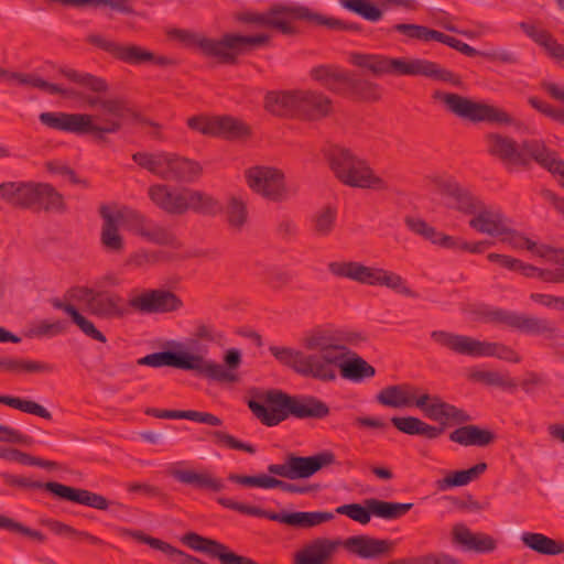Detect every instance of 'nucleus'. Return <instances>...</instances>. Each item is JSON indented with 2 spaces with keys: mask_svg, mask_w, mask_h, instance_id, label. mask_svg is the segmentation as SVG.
Returning <instances> with one entry per match:
<instances>
[{
  "mask_svg": "<svg viewBox=\"0 0 564 564\" xmlns=\"http://www.w3.org/2000/svg\"><path fill=\"white\" fill-rule=\"evenodd\" d=\"M300 89L269 91L264 97V108L278 117L297 118Z\"/></svg>",
  "mask_w": 564,
  "mask_h": 564,
  "instance_id": "obj_36",
  "label": "nucleus"
},
{
  "mask_svg": "<svg viewBox=\"0 0 564 564\" xmlns=\"http://www.w3.org/2000/svg\"><path fill=\"white\" fill-rule=\"evenodd\" d=\"M59 72L70 82L88 89L90 94L74 88H63L56 84H53L56 90L48 89V94L82 100L86 107L99 110V115L62 111L42 112L39 120L43 126L77 135L91 134L97 140H102L106 134L119 132L126 119L135 117L134 111L124 98L107 94L109 85L104 78L90 73H80L73 68H61Z\"/></svg>",
  "mask_w": 564,
  "mask_h": 564,
  "instance_id": "obj_1",
  "label": "nucleus"
},
{
  "mask_svg": "<svg viewBox=\"0 0 564 564\" xmlns=\"http://www.w3.org/2000/svg\"><path fill=\"white\" fill-rule=\"evenodd\" d=\"M0 529H4L11 532H17L23 535H26L39 543H43L46 540V536L44 533L37 530H33L29 527L23 525L22 523L8 518L6 516L0 514Z\"/></svg>",
  "mask_w": 564,
  "mask_h": 564,
  "instance_id": "obj_60",
  "label": "nucleus"
},
{
  "mask_svg": "<svg viewBox=\"0 0 564 564\" xmlns=\"http://www.w3.org/2000/svg\"><path fill=\"white\" fill-rule=\"evenodd\" d=\"M226 219L235 232H240L248 221L246 203L236 196H231L226 206Z\"/></svg>",
  "mask_w": 564,
  "mask_h": 564,
  "instance_id": "obj_53",
  "label": "nucleus"
},
{
  "mask_svg": "<svg viewBox=\"0 0 564 564\" xmlns=\"http://www.w3.org/2000/svg\"><path fill=\"white\" fill-rule=\"evenodd\" d=\"M333 112V101L321 91L300 89L297 118L317 121Z\"/></svg>",
  "mask_w": 564,
  "mask_h": 564,
  "instance_id": "obj_26",
  "label": "nucleus"
},
{
  "mask_svg": "<svg viewBox=\"0 0 564 564\" xmlns=\"http://www.w3.org/2000/svg\"><path fill=\"white\" fill-rule=\"evenodd\" d=\"M34 182H3L0 183V197L14 208H32V193Z\"/></svg>",
  "mask_w": 564,
  "mask_h": 564,
  "instance_id": "obj_38",
  "label": "nucleus"
},
{
  "mask_svg": "<svg viewBox=\"0 0 564 564\" xmlns=\"http://www.w3.org/2000/svg\"><path fill=\"white\" fill-rule=\"evenodd\" d=\"M270 37L267 34L238 35L225 34L220 39V63L235 64L238 55L248 48L265 45Z\"/></svg>",
  "mask_w": 564,
  "mask_h": 564,
  "instance_id": "obj_29",
  "label": "nucleus"
},
{
  "mask_svg": "<svg viewBox=\"0 0 564 564\" xmlns=\"http://www.w3.org/2000/svg\"><path fill=\"white\" fill-rule=\"evenodd\" d=\"M349 62L368 69L375 76L387 74L399 76H424L435 80L460 86L459 75L441 67L437 63L423 58H392L384 55L350 53Z\"/></svg>",
  "mask_w": 564,
  "mask_h": 564,
  "instance_id": "obj_6",
  "label": "nucleus"
},
{
  "mask_svg": "<svg viewBox=\"0 0 564 564\" xmlns=\"http://www.w3.org/2000/svg\"><path fill=\"white\" fill-rule=\"evenodd\" d=\"M327 336L329 337L330 344L335 349L332 352V355L335 357L330 367L333 377L329 380H321L322 382H332L336 380L337 368H339L343 378L354 382H361L365 379L372 378L376 375V369L361 357L355 356L351 359L347 358L349 349L343 343L337 332L327 329Z\"/></svg>",
  "mask_w": 564,
  "mask_h": 564,
  "instance_id": "obj_17",
  "label": "nucleus"
},
{
  "mask_svg": "<svg viewBox=\"0 0 564 564\" xmlns=\"http://www.w3.org/2000/svg\"><path fill=\"white\" fill-rule=\"evenodd\" d=\"M145 414L158 419H186L212 426H220L223 424L221 419L217 415L195 410H160L148 408Z\"/></svg>",
  "mask_w": 564,
  "mask_h": 564,
  "instance_id": "obj_42",
  "label": "nucleus"
},
{
  "mask_svg": "<svg viewBox=\"0 0 564 564\" xmlns=\"http://www.w3.org/2000/svg\"><path fill=\"white\" fill-rule=\"evenodd\" d=\"M0 477L2 478L3 482L10 487L24 490L45 489L47 491V482H41L24 476H17L8 473H2Z\"/></svg>",
  "mask_w": 564,
  "mask_h": 564,
  "instance_id": "obj_63",
  "label": "nucleus"
},
{
  "mask_svg": "<svg viewBox=\"0 0 564 564\" xmlns=\"http://www.w3.org/2000/svg\"><path fill=\"white\" fill-rule=\"evenodd\" d=\"M264 282L273 290H281L286 286L292 278L291 274L278 267H267L263 272Z\"/></svg>",
  "mask_w": 564,
  "mask_h": 564,
  "instance_id": "obj_62",
  "label": "nucleus"
},
{
  "mask_svg": "<svg viewBox=\"0 0 564 564\" xmlns=\"http://www.w3.org/2000/svg\"><path fill=\"white\" fill-rule=\"evenodd\" d=\"M132 160L142 169L170 182H193L202 172L200 165L187 158L169 152H137Z\"/></svg>",
  "mask_w": 564,
  "mask_h": 564,
  "instance_id": "obj_9",
  "label": "nucleus"
},
{
  "mask_svg": "<svg viewBox=\"0 0 564 564\" xmlns=\"http://www.w3.org/2000/svg\"><path fill=\"white\" fill-rule=\"evenodd\" d=\"M341 546V540H330L327 538H317L305 544L294 556L295 564H327L338 547Z\"/></svg>",
  "mask_w": 564,
  "mask_h": 564,
  "instance_id": "obj_30",
  "label": "nucleus"
},
{
  "mask_svg": "<svg viewBox=\"0 0 564 564\" xmlns=\"http://www.w3.org/2000/svg\"><path fill=\"white\" fill-rule=\"evenodd\" d=\"M419 388L409 383L388 386L376 395L378 403L390 408L416 405Z\"/></svg>",
  "mask_w": 564,
  "mask_h": 564,
  "instance_id": "obj_35",
  "label": "nucleus"
},
{
  "mask_svg": "<svg viewBox=\"0 0 564 564\" xmlns=\"http://www.w3.org/2000/svg\"><path fill=\"white\" fill-rule=\"evenodd\" d=\"M525 147L536 163L553 175L561 176L560 183L564 187V161L558 158L557 153L547 149L543 142L528 143Z\"/></svg>",
  "mask_w": 564,
  "mask_h": 564,
  "instance_id": "obj_41",
  "label": "nucleus"
},
{
  "mask_svg": "<svg viewBox=\"0 0 564 564\" xmlns=\"http://www.w3.org/2000/svg\"><path fill=\"white\" fill-rule=\"evenodd\" d=\"M337 209L334 206L326 205L315 212L312 217L313 232L317 237H327L335 228Z\"/></svg>",
  "mask_w": 564,
  "mask_h": 564,
  "instance_id": "obj_51",
  "label": "nucleus"
},
{
  "mask_svg": "<svg viewBox=\"0 0 564 564\" xmlns=\"http://www.w3.org/2000/svg\"><path fill=\"white\" fill-rule=\"evenodd\" d=\"M46 487L48 492L61 499L97 510H107L112 505L106 497L86 489L69 487L56 481H48Z\"/></svg>",
  "mask_w": 564,
  "mask_h": 564,
  "instance_id": "obj_28",
  "label": "nucleus"
},
{
  "mask_svg": "<svg viewBox=\"0 0 564 564\" xmlns=\"http://www.w3.org/2000/svg\"><path fill=\"white\" fill-rule=\"evenodd\" d=\"M304 350L285 346H270V354L283 366L291 368L302 377L315 380H329L335 350L327 336V329L316 328L302 338Z\"/></svg>",
  "mask_w": 564,
  "mask_h": 564,
  "instance_id": "obj_2",
  "label": "nucleus"
},
{
  "mask_svg": "<svg viewBox=\"0 0 564 564\" xmlns=\"http://www.w3.org/2000/svg\"><path fill=\"white\" fill-rule=\"evenodd\" d=\"M514 329L529 335H544L549 338L557 333V328L551 321L520 313H518Z\"/></svg>",
  "mask_w": 564,
  "mask_h": 564,
  "instance_id": "obj_46",
  "label": "nucleus"
},
{
  "mask_svg": "<svg viewBox=\"0 0 564 564\" xmlns=\"http://www.w3.org/2000/svg\"><path fill=\"white\" fill-rule=\"evenodd\" d=\"M126 227L134 236L156 246L178 248L181 246L175 234L163 224L148 217L147 215L124 207Z\"/></svg>",
  "mask_w": 564,
  "mask_h": 564,
  "instance_id": "obj_20",
  "label": "nucleus"
},
{
  "mask_svg": "<svg viewBox=\"0 0 564 564\" xmlns=\"http://www.w3.org/2000/svg\"><path fill=\"white\" fill-rule=\"evenodd\" d=\"M128 305L141 314H166L178 311L183 306V302L172 291L148 289L130 296Z\"/></svg>",
  "mask_w": 564,
  "mask_h": 564,
  "instance_id": "obj_21",
  "label": "nucleus"
},
{
  "mask_svg": "<svg viewBox=\"0 0 564 564\" xmlns=\"http://www.w3.org/2000/svg\"><path fill=\"white\" fill-rule=\"evenodd\" d=\"M0 403L21 412L40 416L44 420H52V413L35 401L21 399L19 397L0 394Z\"/></svg>",
  "mask_w": 564,
  "mask_h": 564,
  "instance_id": "obj_54",
  "label": "nucleus"
},
{
  "mask_svg": "<svg viewBox=\"0 0 564 564\" xmlns=\"http://www.w3.org/2000/svg\"><path fill=\"white\" fill-rule=\"evenodd\" d=\"M415 406L419 408L426 417L440 422L441 425H431L415 416H393L391 423L397 430L408 435L436 440L444 433V426L447 423L465 424L471 420L464 410L443 401L441 397L436 394L420 393Z\"/></svg>",
  "mask_w": 564,
  "mask_h": 564,
  "instance_id": "obj_5",
  "label": "nucleus"
},
{
  "mask_svg": "<svg viewBox=\"0 0 564 564\" xmlns=\"http://www.w3.org/2000/svg\"><path fill=\"white\" fill-rule=\"evenodd\" d=\"M72 321L86 336L100 343L107 341L106 336L96 328L94 323L78 311L73 315Z\"/></svg>",
  "mask_w": 564,
  "mask_h": 564,
  "instance_id": "obj_64",
  "label": "nucleus"
},
{
  "mask_svg": "<svg viewBox=\"0 0 564 564\" xmlns=\"http://www.w3.org/2000/svg\"><path fill=\"white\" fill-rule=\"evenodd\" d=\"M336 456L325 449L312 456H299L294 453L285 455L282 464H270L268 471L290 480L306 479L325 467L336 464Z\"/></svg>",
  "mask_w": 564,
  "mask_h": 564,
  "instance_id": "obj_15",
  "label": "nucleus"
},
{
  "mask_svg": "<svg viewBox=\"0 0 564 564\" xmlns=\"http://www.w3.org/2000/svg\"><path fill=\"white\" fill-rule=\"evenodd\" d=\"M326 158L335 176L345 185L372 189L387 187L386 182L373 173L368 163L349 149L332 145Z\"/></svg>",
  "mask_w": 564,
  "mask_h": 564,
  "instance_id": "obj_7",
  "label": "nucleus"
},
{
  "mask_svg": "<svg viewBox=\"0 0 564 564\" xmlns=\"http://www.w3.org/2000/svg\"><path fill=\"white\" fill-rule=\"evenodd\" d=\"M539 142L538 140L524 141L520 145L511 138L500 133L486 135L487 151L490 155L498 158L505 164L528 165L532 159L525 144Z\"/></svg>",
  "mask_w": 564,
  "mask_h": 564,
  "instance_id": "obj_23",
  "label": "nucleus"
},
{
  "mask_svg": "<svg viewBox=\"0 0 564 564\" xmlns=\"http://www.w3.org/2000/svg\"><path fill=\"white\" fill-rule=\"evenodd\" d=\"M225 366L206 359L202 355L186 351H159L137 360V365L160 368L164 366L182 370H192L196 375L220 383H232L239 380L237 369L241 365V352L236 348L228 349L224 356Z\"/></svg>",
  "mask_w": 564,
  "mask_h": 564,
  "instance_id": "obj_3",
  "label": "nucleus"
},
{
  "mask_svg": "<svg viewBox=\"0 0 564 564\" xmlns=\"http://www.w3.org/2000/svg\"><path fill=\"white\" fill-rule=\"evenodd\" d=\"M186 213L192 210L202 215H215L221 210V204L212 195L186 188L185 193Z\"/></svg>",
  "mask_w": 564,
  "mask_h": 564,
  "instance_id": "obj_45",
  "label": "nucleus"
},
{
  "mask_svg": "<svg viewBox=\"0 0 564 564\" xmlns=\"http://www.w3.org/2000/svg\"><path fill=\"white\" fill-rule=\"evenodd\" d=\"M184 188H174L165 184H154L148 189L150 200L167 215L180 216L186 213Z\"/></svg>",
  "mask_w": 564,
  "mask_h": 564,
  "instance_id": "obj_25",
  "label": "nucleus"
},
{
  "mask_svg": "<svg viewBox=\"0 0 564 564\" xmlns=\"http://www.w3.org/2000/svg\"><path fill=\"white\" fill-rule=\"evenodd\" d=\"M99 215L102 219L100 230V245L102 249L110 254H121L126 250V240L120 232V225H126V209L112 208L102 205L99 208Z\"/></svg>",
  "mask_w": 564,
  "mask_h": 564,
  "instance_id": "obj_22",
  "label": "nucleus"
},
{
  "mask_svg": "<svg viewBox=\"0 0 564 564\" xmlns=\"http://www.w3.org/2000/svg\"><path fill=\"white\" fill-rule=\"evenodd\" d=\"M521 542L530 550L542 555H560L564 553V540H555L543 533L524 532Z\"/></svg>",
  "mask_w": 564,
  "mask_h": 564,
  "instance_id": "obj_43",
  "label": "nucleus"
},
{
  "mask_svg": "<svg viewBox=\"0 0 564 564\" xmlns=\"http://www.w3.org/2000/svg\"><path fill=\"white\" fill-rule=\"evenodd\" d=\"M341 546L350 554L360 558L371 560L388 555L393 550L394 543L388 539L359 534L341 541Z\"/></svg>",
  "mask_w": 564,
  "mask_h": 564,
  "instance_id": "obj_24",
  "label": "nucleus"
},
{
  "mask_svg": "<svg viewBox=\"0 0 564 564\" xmlns=\"http://www.w3.org/2000/svg\"><path fill=\"white\" fill-rule=\"evenodd\" d=\"M182 542L189 549L205 553L213 558H217L220 551L225 550V544L218 542L217 540L199 535L195 532H188L184 534Z\"/></svg>",
  "mask_w": 564,
  "mask_h": 564,
  "instance_id": "obj_50",
  "label": "nucleus"
},
{
  "mask_svg": "<svg viewBox=\"0 0 564 564\" xmlns=\"http://www.w3.org/2000/svg\"><path fill=\"white\" fill-rule=\"evenodd\" d=\"M10 84H17L20 86H30V87L43 90L45 93H48V89H52V90L55 89L53 87L52 83L44 80L43 78H41L40 76H37L35 74L19 73V72H12Z\"/></svg>",
  "mask_w": 564,
  "mask_h": 564,
  "instance_id": "obj_61",
  "label": "nucleus"
},
{
  "mask_svg": "<svg viewBox=\"0 0 564 564\" xmlns=\"http://www.w3.org/2000/svg\"><path fill=\"white\" fill-rule=\"evenodd\" d=\"M264 404L250 400L248 406L253 415L267 426H275L290 416L304 420H321L328 416L329 406L313 395H289L280 390L269 391Z\"/></svg>",
  "mask_w": 564,
  "mask_h": 564,
  "instance_id": "obj_4",
  "label": "nucleus"
},
{
  "mask_svg": "<svg viewBox=\"0 0 564 564\" xmlns=\"http://www.w3.org/2000/svg\"><path fill=\"white\" fill-rule=\"evenodd\" d=\"M31 209L47 213H64L66 205L63 195L51 184L34 182Z\"/></svg>",
  "mask_w": 564,
  "mask_h": 564,
  "instance_id": "obj_37",
  "label": "nucleus"
},
{
  "mask_svg": "<svg viewBox=\"0 0 564 564\" xmlns=\"http://www.w3.org/2000/svg\"><path fill=\"white\" fill-rule=\"evenodd\" d=\"M453 541L468 551L490 553L497 549V541L489 534L473 533L465 524L457 523L452 530Z\"/></svg>",
  "mask_w": 564,
  "mask_h": 564,
  "instance_id": "obj_34",
  "label": "nucleus"
},
{
  "mask_svg": "<svg viewBox=\"0 0 564 564\" xmlns=\"http://www.w3.org/2000/svg\"><path fill=\"white\" fill-rule=\"evenodd\" d=\"M484 203V200L474 195L470 191L462 187L452 199L449 206L462 214L474 216Z\"/></svg>",
  "mask_w": 564,
  "mask_h": 564,
  "instance_id": "obj_56",
  "label": "nucleus"
},
{
  "mask_svg": "<svg viewBox=\"0 0 564 564\" xmlns=\"http://www.w3.org/2000/svg\"><path fill=\"white\" fill-rule=\"evenodd\" d=\"M313 80L318 82L328 89H334L336 84H345L348 73L333 64H324L313 67L310 70Z\"/></svg>",
  "mask_w": 564,
  "mask_h": 564,
  "instance_id": "obj_49",
  "label": "nucleus"
},
{
  "mask_svg": "<svg viewBox=\"0 0 564 564\" xmlns=\"http://www.w3.org/2000/svg\"><path fill=\"white\" fill-rule=\"evenodd\" d=\"M160 250L141 248L130 253L126 259V265L135 270H147L160 263L163 258Z\"/></svg>",
  "mask_w": 564,
  "mask_h": 564,
  "instance_id": "obj_55",
  "label": "nucleus"
},
{
  "mask_svg": "<svg viewBox=\"0 0 564 564\" xmlns=\"http://www.w3.org/2000/svg\"><path fill=\"white\" fill-rule=\"evenodd\" d=\"M267 20L268 28L278 30L283 34L293 33L294 29L291 22L294 20H304L332 30L360 31V26L356 23H347L339 19L313 12L302 4L275 3L267 11Z\"/></svg>",
  "mask_w": 564,
  "mask_h": 564,
  "instance_id": "obj_11",
  "label": "nucleus"
},
{
  "mask_svg": "<svg viewBox=\"0 0 564 564\" xmlns=\"http://www.w3.org/2000/svg\"><path fill=\"white\" fill-rule=\"evenodd\" d=\"M170 475L181 484L210 494L220 492L226 488L225 481L207 469H171Z\"/></svg>",
  "mask_w": 564,
  "mask_h": 564,
  "instance_id": "obj_31",
  "label": "nucleus"
},
{
  "mask_svg": "<svg viewBox=\"0 0 564 564\" xmlns=\"http://www.w3.org/2000/svg\"><path fill=\"white\" fill-rule=\"evenodd\" d=\"M508 223V219L499 208L484 203L468 221V225L480 234L498 237L505 232Z\"/></svg>",
  "mask_w": 564,
  "mask_h": 564,
  "instance_id": "obj_32",
  "label": "nucleus"
},
{
  "mask_svg": "<svg viewBox=\"0 0 564 564\" xmlns=\"http://www.w3.org/2000/svg\"><path fill=\"white\" fill-rule=\"evenodd\" d=\"M468 379L490 387L516 389L517 382L507 371L471 369Z\"/></svg>",
  "mask_w": 564,
  "mask_h": 564,
  "instance_id": "obj_47",
  "label": "nucleus"
},
{
  "mask_svg": "<svg viewBox=\"0 0 564 564\" xmlns=\"http://www.w3.org/2000/svg\"><path fill=\"white\" fill-rule=\"evenodd\" d=\"M448 437L452 442L466 447H485L496 440L494 432L474 424H466L454 430L449 433Z\"/></svg>",
  "mask_w": 564,
  "mask_h": 564,
  "instance_id": "obj_39",
  "label": "nucleus"
},
{
  "mask_svg": "<svg viewBox=\"0 0 564 564\" xmlns=\"http://www.w3.org/2000/svg\"><path fill=\"white\" fill-rule=\"evenodd\" d=\"M86 41L89 44L109 53L115 58L127 64L141 65L151 63L165 66L171 63L167 57L156 56L154 53L142 46L135 44H121L119 42L107 39L101 34H89L86 37Z\"/></svg>",
  "mask_w": 564,
  "mask_h": 564,
  "instance_id": "obj_19",
  "label": "nucleus"
},
{
  "mask_svg": "<svg viewBox=\"0 0 564 564\" xmlns=\"http://www.w3.org/2000/svg\"><path fill=\"white\" fill-rule=\"evenodd\" d=\"M46 487L48 492L61 499L97 510H107L112 505L106 497L86 489L69 487L56 481H48Z\"/></svg>",
  "mask_w": 564,
  "mask_h": 564,
  "instance_id": "obj_27",
  "label": "nucleus"
},
{
  "mask_svg": "<svg viewBox=\"0 0 564 564\" xmlns=\"http://www.w3.org/2000/svg\"><path fill=\"white\" fill-rule=\"evenodd\" d=\"M121 535L123 536H130L138 542L145 543L150 547L161 551L162 553L166 554L173 562L177 564H207L206 562L192 556L189 554H186L182 550H178L171 545L167 542H164L160 539L152 538L150 535H147L142 531L139 530H130V529H121Z\"/></svg>",
  "mask_w": 564,
  "mask_h": 564,
  "instance_id": "obj_33",
  "label": "nucleus"
},
{
  "mask_svg": "<svg viewBox=\"0 0 564 564\" xmlns=\"http://www.w3.org/2000/svg\"><path fill=\"white\" fill-rule=\"evenodd\" d=\"M412 507L413 503L411 502L401 503L369 498L364 501V505H341L336 508L335 512L365 525L370 522L372 516L384 520L399 519L408 513Z\"/></svg>",
  "mask_w": 564,
  "mask_h": 564,
  "instance_id": "obj_16",
  "label": "nucleus"
},
{
  "mask_svg": "<svg viewBox=\"0 0 564 564\" xmlns=\"http://www.w3.org/2000/svg\"><path fill=\"white\" fill-rule=\"evenodd\" d=\"M352 95L361 100L376 101L380 98V86L365 78L354 77L348 73V79L345 80Z\"/></svg>",
  "mask_w": 564,
  "mask_h": 564,
  "instance_id": "obj_52",
  "label": "nucleus"
},
{
  "mask_svg": "<svg viewBox=\"0 0 564 564\" xmlns=\"http://www.w3.org/2000/svg\"><path fill=\"white\" fill-rule=\"evenodd\" d=\"M208 436L218 445H223L231 449L243 451L249 454L256 453V447L253 445L243 443L224 431H212L208 433Z\"/></svg>",
  "mask_w": 564,
  "mask_h": 564,
  "instance_id": "obj_59",
  "label": "nucleus"
},
{
  "mask_svg": "<svg viewBox=\"0 0 564 564\" xmlns=\"http://www.w3.org/2000/svg\"><path fill=\"white\" fill-rule=\"evenodd\" d=\"M431 339L440 347L446 348L455 354L469 357H490L518 364L521 357L510 347L499 344L482 341L470 336L451 333L447 330H433Z\"/></svg>",
  "mask_w": 564,
  "mask_h": 564,
  "instance_id": "obj_10",
  "label": "nucleus"
},
{
  "mask_svg": "<svg viewBox=\"0 0 564 564\" xmlns=\"http://www.w3.org/2000/svg\"><path fill=\"white\" fill-rule=\"evenodd\" d=\"M214 135H223L227 139H239L250 134L249 127L241 120L231 116L214 117Z\"/></svg>",
  "mask_w": 564,
  "mask_h": 564,
  "instance_id": "obj_48",
  "label": "nucleus"
},
{
  "mask_svg": "<svg viewBox=\"0 0 564 564\" xmlns=\"http://www.w3.org/2000/svg\"><path fill=\"white\" fill-rule=\"evenodd\" d=\"M405 225L411 231L431 241L434 245H438L443 248H449L454 246V237L437 231L436 228L429 225L425 220L415 217H406Z\"/></svg>",
  "mask_w": 564,
  "mask_h": 564,
  "instance_id": "obj_44",
  "label": "nucleus"
},
{
  "mask_svg": "<svg viewBox=\"0 0 564 564\" xmlns=\"http://www.w3.org/2000/svg\"><path fill=\"white\" fill-rule=\"evenodd\" d=\"M65 297L82 303L90 314L100 318H122L128 314L122 297L110 291L75 286L66 292Z\"/></svg>",
  "mask_w": 564,
  "mask_h": 564,
  "instance_id": "obj_14",
  "label": "nucleus"
},
{
  "mask_svg": "<svg viewBox=\"0 0 564 564\" xmlns=\"http://www.w3.org/2000/svg\"><path fill=\"white\" fill-rule=\"evenodd\" d=\"M217 502L224 508L238 511L243 514L267 518L293 528L310 529L332 521L335 516L329 511H296V512H270L259 507L237 502L230 498L218 497Z\"/></svg>",
  "mask_w": 564,
  "mask_h": 564,
  "instance_id": "obj_13",
  "label": "nucleus"
},
{
  "mask_svg": "<svg viewBox=\"0 0 564 564\" xmlns=\"http://www.w3.org/2000/svg\"><path fill=\"white\" fill-rule=\"evenodd\" d=\"M170 35L188 47L198 48L204 55L215 57L220 62V40L206 37L188 30L174 29Z\"/></svg>",
  "mask_w": 564,
  "mask_h": 564,
  "instance_id": "obj_40",
  "label": "nucleus"
},
{
  "mask_svg": "<svg viewBox=\"0 0 564 564\" xmlns=\"http://www.w3.org/2000/svg\"><path fill=\"white\" fill-rule=\"evenodd\" d=\"M228 480L247 487H259L264 489L275 488L276 478L264 474L256 476H246L238 474H229Z\"/></svg>",
  "mask_w": 564,
  "mask_h": 564,
  "instance_id": "obj_58",
  "label": "nucleus"
},
{
  "mask_svg": "<svg viewBox=\"0 0 564 564\" xmlns=\"http://www.w3.org/2000/svg\"><path fill=\"white\" fill-rule=\"evenodd\" d=\"M248 187L261 197L272 202H283L289 198L284 173L269 165H254L245 170Z\"/></svg>",
  "mask_w": 564,
  "mask_h": 564,
  "instance_id": "obj_18",
  "label": "nucleus"
},
{
  "mask_svg": "<svg viewBox=\"0 0 564 564\" xmlns=\"http://www.w3.org/2000/svg\"><path fill=\"white\" fill-rule=\"evenodd\" d=\"M327 268L336 278L349 279L370 286H384L410 297L416 296L400 274L383 268L368 267L357 261H333Z\"/></svg>",
  "mask_w": 564,
  "mask_h": 564,
  "instance_id": "obj_8",
  "label": "nucleus"
},
{
  "mask_svg": "<svg viewBox=\"0 0 564 564\" xmlns=\"http://www.w3.org/2000/svg\"><path fill=\"white\" fill-rule=\"evenodd\" d=\"M432 97L434 100L443 104L451 113L471 122L513 123V118L503 109L485 102L474 101L455 93L435 90Z\"/></svg>",
  "mask_w": 564,
  "mask_h": 564,
  "instance_id": "obj_12",
  "label": "nucleus"
},
{
  "mask_svg": "<svg viewBox=\"0 0 564 564\" xmlns=\"http://www.w3.org/2000/svg\"><path fill=\"white\" fill-rule=\"evenodd\" d=\"M340 3L368 21L377 22L382 18V11L366 0H340Z\"/></svg>",
  "mask_w": 564,
  "mask_h": 564,
  "instance_id": "obj_57",
  "label": "nucleus"
}]
</instances>
